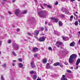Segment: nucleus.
Listing matches in <instances>:
<instances>
[{"mask_svg":"<svg viewBox=\"0 0 80 80\" xmlns=\"http://www.w3.org/2000/svg\"><path fill=\"white\" fill-rule=\"evenodd\" d=\"M77 57V55H76V54H73L71 55L70 56V58L69 59V62L70 63H73V62H74L73 59H75V58H76Z\"/></svg>","mask_w":80,"mask_h":80,"instance_id":"1","label":"nucleus"},{"mask_svg":"<svg viewBox=\"0 0 80 80\" xmlns=\"http://www.w3.org/2000/svg\"><path fill=\"white\" fill-rule=\"evenodd\" d=\"M45 12L47 13V11H42L38 12V15L40 17H42L43 18L45 17Z\"/></svg>","mask_w":80,"mask_h":80,"instance_id":"2","label":"nucleus"},{"mask_svg":"<svg viewBox=\"0 0 80 80\" xmlns=\"http://www.w3.org/2000/svg\"><path fill=\"white\" fill-rule=\"evenodd\" d=\"M63 43L62 42H60L58 41H57L55 44V45L58 47V48H59L60 47V45H62Z\"/></svg>","mask_w":80,"mask_h":80,"instance_id":"3","label":"nucleus"},{"mask_svg":"<svg viewBox=\"0 0 80 80\" xmlns=\"http://www.w3.org/2000/svg\"><path fill=\"white\" fill-rule=\"evenodd\" d=\"M53 65L55 67H56V66H58V65H59V66H60V67L62 68L63 67V66L62 64L60 62H55L54 64Z\"/></svg>","mask_w":80,"mask_h":80,"instance_id":"4","label":"nucleus"},{"mask_svg":"<svg viewBox=\"0 0 80 80\" xmlns=\"http://www.w3.org/2000/svg\"><path fill=\"white\" fill-rule=\"evenodd\" d=\"M46 69H49V68H50L51 70H52L53 68L52 67H51L49 63H47L46 65Z\"/></svg>","mask_w":80,"mask_h":80,"instance_id":"5","label":"nucleus"},{"mask_svg":"<svg viewBox=\"0 0 80 80\" xmlns=\"http://www.w3.org/2000/svg\"><path fill=\"white\" fill-rule=\"evenodd\" d=\"M44 40H45V38L43 37H40L38 39L39 42H44Z\"/></svg>","mask_w":80,"mask_h":80,"instance_id":"6","label":"nucleus"},{"mask_svg":"<svg viewBox=\"0 0 80 80\" xmlns=\"http://www.w3.org/2000/svg\"><path fill=\"white\" fill-rule=\"evenodd\" d=\"M51 20H52L53 22H55V23H57L58 22V19L57 18H55L53 17H52L51 18Z\"/></svg>","mask_w":80,"mask_h":80,"instance_id":"7","label":"nucleus"},{"mask_svg":"<svg viewBox=\"0 0 80 80\" xmlns=\"http://www.w3.org/2000/svg\"><path fill=\"white\" fill-rule=\"evenodd\" d=\"M38 48L37 47L33 48L32 49V51L33 52H38Z\"/></svg>","mask_w":80,"mask_h":80,"instance_id":"8","label":"nucleus"},{"mask_svg":"<svg viewBox=\"0 0 80 80\" xmlns=\"http://www.w3.org/2000/svg\"><path fill=\"white\" fill-rule=\"evenodd\" d=\"M34 35L37 36L38 34H39V31L38 30H35L34 31Z\"/></svg>","mask_w":80,"mask_h":80,"instance_id":"9","label":"nucleus"},{"mask_svg":"<svg viewBox=\"0 0 80 80\" xmlns=\"http://www.w3.org/2000/svg\"><path fill=\"white\" fill-rule=\"evenodd\" d=\"M14 13L17 16L18 15V14H19V9H16Z\"/></svg>","mask_w":80,"mask_h":80,"instance_id":"10","label":"nucleus"},{"mask_svg":"<svg viewBox=\"0 0 80 80\" xmlns=\"http://www.w3.org/2000/svg\"><path fill=\"white\" fill-rule=\"evenodd\" d=\"M80 63V58H78V59H77L76 61V65L77 66L78 65V64H79Z\"/></svg>","mask_w":80,"mask_h":80,"instance_id":"11","label":"nucleus"},{"mask_svg":"<svg viewBox=\"0 0 80 80\" xmlns=\"http://www.w3.org/2000/svg\"><path fill=\"white\" fill-rule=\"evenodd\" d=\"M62 80H67V78L65 77V75H62V78H61Z\"/></svg>","mask_w":80,"mask_h":80,"instance_id":"12","label":"nucleus"},{"mask_svg":"<svg viewBox=\"0 0 80 80\" xmlns=\"http://www.w3.org/2000/svg\"><path fill=\"white\" fill-rule=\"evenodd\" d=\"M74 45H75V42H72L70 44V47H73Z\"/></svg>","mask_w":80,"mask_h":80,"instance_id":"13","label":"nucleus"},{"mask_svg":"<svg viewBox=\"0 0 80 80\" xmlns=\"http://www.w3.org/2000/svg\"><path fill=\"white\" fill-rule=\"evenodd\" d=\"M42 62H43V63L45 64L47 62V59H43L42 60Z\"/></svg>","mask_w":80,"mask_h":80,"instance_id":"14","label":"nucleus"},{"mask_svg":"<svg viewBox=\"0 0 80 80\" xmlns=\"http://www.w3.org/2000/svg\"><path fill=\"white\" fill-rule=\"evenodd\" d=\"M58 24L59 27H62L63 25V23L60 21L59 22Z\"/></svg>","mask_w":80,"mask_h":80,"instance_id":"15","label":"nucleus"},{"mask_svg":"<svg viewBox=\"0 0 80 80\" xmlns=\"http://www.w3.org/2000/svg\"><path fill=\"white\" fill-rule=\"evenodd\" d=\"M73 15L71 16L70 18V22H72V21L73 20Z\"/></svg>","mask_w":80,"mask_h":80,"instance_id":"16","label":"nucleus"},{"mask_svg":"<svg viewBox=\"0 0 80 80\" xmlns=\"http://www.w3.org/2000/svg\"><path fill=\"white\" fill-rule=\"evenodd\" d=\"M37 76L34 75L33 76V79L34 80H36L37 79Z\"/></svg>","mask_w":80,"mask_h":80,"instance_id":"17","label":"nucleus"},{"mask_svg":"<svg viewBox=\"0 0 80 80\" xmlns=\"http://www.w3.org/2000/svg\"><path fill=\"white\" fill-rule=\"evenodd\" d=\"M30 73L31 74H33V73H36V74H37V72H35V71H32L30 72Z\"/></svg>","mask_w":80,"mask_h":80,"instance_id":"18","label":"nucleus"},{"mask_svg":"<svg viewBox=\"0 0 80 80\" xmlns=\"http://www.w3.org/2000/svg\"><path fill=\"white\" fill-rule=\"evenodd\" d=\"M23 66V64L22 63H20L19 64V68H22V67Z\"/></svg>","mask_w":80,"mask_h":80,"instance_id":"19","label":"nucleus"},{"mask_svg":"<svg viewBox=\"0 0 80 80\" xmlns=\"http://www.w3.org/2000/svg\"><path fill=\"white\" fill-rule=\"evenodd\" d=\"M74 24L75 25H78V21H76L74 22Z\"/></svg>","mask_w":80,"mask_h":80,"instance_id":"20","label":"nucleus"},{"mask_svg":"<svg viewBox=\"0 0 80 80\" xmlns=\"http://www.w3.org/2000/svg\"><path fill=\"white\" fill-rule=\"evenodd\" d=\"M27 11H24L22 12V14H25L27 13Z\"/></svg>","mask_w":80,"mask_h":80,"instance_id":"21","label":"nucleus"},{"mask_svg":"<svg viewBox=\"0 0 80 80\" xmlns=\"http://www.w3.org/2000/svg\"><path fill=\"white\" fill-rule=\"evenodd\" d=\"M31 66H32V65H34V61H32L30 63Z\"/></svg>","mask_w":80,"mask_h":80,"instance_id":"22","label":"nucleus"},{"mask_svg":"<svg viewBox=\"0 0 80 80\" xmlns=\"http://www.w3.org/2000/svg\"><path fill=\"white\" fill-rule=\"evenodd\" d=\"M62 37L63 40H65L66 39V38H67V37H64L63 36H62Z\"/></svg>","mask_w":80,"mask_h":80,"instance_id":"23","label":"nucleus"},{"mask_svg":"<svg viewBox=\"0 0 80 80\" xmlns=\"http://www.w3.org/2000/svg\"><path fill=\"white\" fill-rule=\"evenodd\" d=\"M31 67L32 68H35L36 67V66L34 64L32 66H31Z\"/></svg>","mask_w":80,"mask_h":80,"instance_id":"24","label":"nucleus"},{"mask_svg":"<svg viewBox=\"0 0 80 80\" xmlns=\"http://www.w3.org/2000/svg\"><path fill=\"white\" fill-rule=\"evenodd\" d=\"M12 54L13 55H14V56H17V54H16V53H15V52H14L13 51H12Z\"/></svg>","mask_w":80,"mask_h":80,"instance_id":"25","label":"nucleus"},{"mask_svg":"<svg viewBox=\"0 0 80 80\" xmlns=\"http://www.w3.org/2000/svg\"><path fill=\"white\" fill-rule=\"evenodd\" d=\"M1 80H5V79L3 78V75H1Z\"/></svg>","mask_w":80,"mask_h":80,"instance_id":"26","label":"nucleus"},{"mask_svg":"<svg viewBox=\"0 0 80 80\" xmlns=\"http://www.w3.org/2000/svg\"><path fill=\"white\" fill-rule=\"evenodd\" d=\"M47 7L48 8H52V6H51L50 5H47Z\"/></svg>","mask_w":80,"mask_h":80,"instance_id":"27","label":"nucleus"},{"mask_svg":"<svg viewBox=\"0 0 80 80\" xmlns=\"http://www.w3.org/2000/svg\"><path fill=\"white\" fill-rule=\"evenodd\" d=\"M67 72L68 73H72V71H70V70H67Z\"/></svg>","mask_w":80,"mask_h":80,"instance_id":"28","label":"nucleus"},{"mask_svg":"<svg viewBox=\"0 0 80 80\" xmlns=\"http://www.w3.org/2000/svg\"><path fill=\"white\" fill-rule=\"evenodd\" d=\"M12 43V40L11 39H9L8 42V43Z\"/></svg>","mask_w":80,"mask_h":80,"instance_id":"29","label":"nucleus"},{"mask_svg":"<svg viewBox=\"0 0 80 80\" xmlns=\"http://www.w3.org/2000/svg\"><path fill=\"white\" fill-rule=\"evenodd\" d=\"M58 4V1H56V3L54 4L55 5H57Z\"/></svg>","mask_w":80,"mask_h":80,"instance_id":"30","label":"nucleus"},{"mask_svg":"<svg viewBox=\"0 0 80 80\" xmlns=\"http://www.w3.org/2000/svg\"><path fill=\"white\" fill-rule=\"evenodd\" d=\"M6 64H3L2 65V66L3 67H6Z\"/></svg>","mask_w":80,"mask_h":80,"instance_id":"31","label":"nucleus"},{"mask_svg":"<svg viewBox=\"0 0 80 80\" xmlns=\"http://www.w3.org/2000/svg\"><path fill=\"white\" fill-rule=\"evenodd\" d=\"M37 54H35L34 55V57H37Z\"/></svg>","mask_w":80,"mask_h":80,"instance_id":"32","label":"nucleus"},{"mask_svg":"<svg viewBox=\"0 0 80 80\" xmlns=\"http://www.w3.org/2000/svg\"><path fill=\"white\" fill-rule=\"evenodd\" d=\"M45 28L46 31H48V29H47V26H45Z\"/></svg>","mask_w":80,"mask_h":80,"instance_id":"33","label":"nucleus"},{"mask_svg":"<svg viewBox=\"0 0 80 80\" xmlns=\"http://www.w3.org/2000/svg\"><path fill=\"white\" fill-rule=\"evenodd\" d=\"M18 61L19 62H22V60L21 58H19L18 59Z\"/></svg>","mask_w":80,"mask_h":80,"instance_id":"34","label":"nucleus"},{"mask_svg":"<svg viewBox=\"0 0 80 80\" xmlns=\"http://www.w3.org/2000/svg\"><path fill=\"white\" fill-rule=\"evenodd\" d=\"M48 49L49 50H52V48L51 47H49Z\"/></svg>","mask_w":80,"mask_h":80,"instance_id":"35","label":"nucleus"},{"mask_svg":"<svg viewBox=\"0 0 80 80\" xmlns=\"http://www.w3.org/2000/svg\"><path fill=\"white\" fill-rule=\"evenodd\" d=\"M41 30L42 31H43V30H44V28L43 27L41 28Z\"/></svg>","mask_w":80,"mask_h":80,"instance_id":"36","label":"nucleus"},{"mask_svg":"<svg viewBox=\"0 0 80 80\" xmlns=\"http://www.w3.org/2000/svg\"><path fill=\"white\" fill-rule=\"evenodd\" d=\"M74 15V16H75V17H77L78 16V15H77V14H76L75 13H73Z\"/></svg>","mask_w":80,"mask_h":80,"instance_id":"37","label":"nucleus"},{"mask_svg":"<svg viewBox=\"0 0 80 80\" xmlns=\"http://www.w3.org/2000/svg\"><path fill=\"white\" fill-rule=\"evenodd\" d=\"M64 64L65 65H68V62H65L64 63Z\"/></svg>","mask_w":80,"mask_h":80,"instance_id":"38","label":"nucleus"},{"mask_svg":"<svg viewBox=\"0 0 80 80\" xmlns=\"http://www.w3.org/2000/svg\"><path fill=\"white\" fill-rule=\"evenodd\" d=\"M28 35H29V36H31V34L29 32H28Z\"/></svg>","mask_w":80,"mask_h":80,"instance_id":"39","label":"nucleus"},{"mask_svg":"<svg viewBox=\"0 0 80 80\" xmlns=\"http://www.w3.org/2000/svg\"><path fill=\"white\" fill-rule=\"evenodd\" d=\"M8 13L9 14H10V15H11V14H12V12L10 11L8 12Z\"/></svg>","mask_w":80,"mask_h":80,"instance_id":"40","label":"nucleus"},{"mask_svg":"<svg viewBox=\"0 0 80 80\" xmlns=\"http://www.w3.org/2000/svg\"><path fill=\"white\" fill-rule=\"evenodd\" d=\"M12 66H13V67H14V66H15V63L13 62L12 63Z\"/></svg>","mask_w":80,"mask_h":80,"instance_id":"41","label":"nucleus"},{"mask_svg":"<svg viewBox=\"0 0 80 80\" xmlns=\"http://www.w3.org/2000/svg\"><path fill=\"white\" fill-rule=\"evenodd\" d=\"M34 37H35V38H37V39H38V37H37L35 36Z\"/></svg>","mask_w":80,"mask_h":80,"instance_id":"42","label":"nucleus"},{"mask_svg":"<svg viewBox=\"0 0 80 80\" xmlns=\"http://www.w3.org/2000/svg\"><path fill=\"white\" fill-rule=\"evenodd\" d=\"M37 80H41V78H38L37 79Z\"/></svg>","mask_w":80,"mask_h":80,"instance_id":"43","label":"nucleus"},{"mask_svg":"<svg viewBox=\"0 0 80 80\" xmlns=\"http://www.w3.org/2000/svg\"><path fill=\"white\" fill-rule=\"evenodd\" d=\"M17 31L18 32V31H20V29H19V28L17 29Z\"/></svg>","mask_w":80,"mask_h":80,"instance_id":"44","label":"nucleus"},{"mask_svg":"<svg viewBox=\"0 0 80 80\" xmlns=\"http://www.w3.org/2000/svg\"><path fill=\"white\" fill-rule=\"evenodd\" d=\"M70 1L71 2H75V0H71Z\"/></svg>","mask_w":80,"mask_h":80,"instance_id":"45","label":"nucleus"},{"mask_svg":"<svg viewBox=\"0 0 80 80\" xmlns=\"http://www.w3.org/2000/svg\"><path fill=\"white\" fill-rule=\"evenodd\" d=\"M45 24H46V25H47V24H48V22H47V21L46 22H45Z\"/></svg>","mask_w":80,"mask_h":80,"instance_id":"46","label":"nucleus"},{"mask_svg":"<svg viewBox=\"0 0 80 80\" xmlns=\"http://www.w3.org/2000/svg\"><path fill=\"white\" fill-rule=\"evenodd\" d=\"M44 5H45V6H47V4H45V3H44Z\"/></svg>","mask_w":80,"mask_h":80,"instance_id":"47","label":"nucleus"},{"mask_svg":"<svg viewBox=\"0 0 80 80\" xmlns=\"http://www.w3.org/2000/svg\"><path fill=\"white\" fill-rule=\"evenodd\" d=\"M13 62H17V61L16 60H14L13 61Z\"/></svg>","mask_w":80,"mask_h":80,"instance_id":"48","label":"nucleus"},{"mask_svg":"<svg viewBox=\"0 0 80 80\" xmlns=\"http://www.w3.org/2000/svg\"><path fill=\"white\" fill-rule=\"evenodd\" d=\"M17 46L18 48H19V46H18V45H17Z\"/></svg>","mask_w":80,"mask_h":80,"instance_id":"49","label":"nucleus"},{"mask_svg":"<svg viewBox=\"0 0 80 80\" xmlns=\"http://www.w3.org/2000/svg\"><path fill=\"white\" fill-rule=\"evenodd\" d=\"M48 25L49 26H51V24H50V23H48Z\"/></svg>","mask_w":80,"mask_h":80,"instance_id":"50","label":"nucleus"},{"mask_svg":"<svg viewBox=\"0 0 80 80\" xmlns=\"http://www.w3.org/2000/svg\"><path fill=\"white\" fill-rule=\"evenodd\" d=\"M71 69H73V67H72L71 68H70Z\"/></svg>","mask_w":80,"mask_h":80,"instance_id":"51","label":"nucleus"},{"mask_svg":"<svg viewBox=\"0 0 80 80\" xmlns=\"http://www.w3.org/2000/svg\"><path fill=\"white\" fill-rule=\"evenodd\" d=\"M41 8H42V9H44V8H43V7L42 6H41Z\"/></svg>","mask_w":80,"mask_h":80,"instance_id":"52","label":"nucleus"},{"mask_svg":"<svg viewBox=\"0 0 80 80\" xmlns=\"http://www.w3.org/2000/svg\"><path fill=\"white\" fill-rule=\"evenodd\" d=\"M78 22H79V23H80V19H78Z\"/></svg>","mask_w":80,"mask_h":80,"instance_id":"53","label":"nucleus"},{"mask_svg":"<svg viewBox=\"0 0 80 80\" xmlns=\"http://www.w3.org/2000/svg\"><path fill=\"white\" fill-rule=\"evenodd\" d=\"M78 68V66H77L76 67V69H77Z\"/></svg>","mask_w":80,"mask_h":80,"instance_id":"54","label":"nucleus"},{"mask_svg":"<svg viewBox=\"0 0 80 80\" xmlns=\"http://www.w3.org/2000/svg\"><path fill=\"white\" fill-rule=\"evenodd\" d=\"M76 17V19L78 20V16H77Z\"/></svg>","mask_w":80,"mask_h":80,"instance_id":"55","label":"nucleus"},{"mask_svg":"<svg viewBox=\"0 0 80 80\" xmlns=\"http://www.w3.org/2000/svg\"><path fill=\"white\" fill-rule=\"evenodd\" d=\"M15 1V0H13V3H14V2Z\"/></svg>","mask_w":80,"mask_h":80,"instance_id":"56","label":"nucleus"},{"mask_svg":"<svg viewBox=\"0 0 80 80\" xmlns=\"http://www.w3.org/2000/svg\"><path fill=\"white\" fill-rule=\"evenodd\" d=\"M34 1H35V2H37V0H34Z\"/></svg>","mask_w":80,"mask_h":80,"instance_id":"57","label":"nucleus"},{"mask_svg":"<svg viewBox=\"0 0 80 80\" xmlns=\"http://www.w3.org/2000/svg\"><path fill=\"white\" fill-rule=\"evenodd\" d=\"M76 13H77H77H78V12H76Z\"/></svg>","mask_w":80,"mask_h":80,"instance_id":"58","label":"nucleus"},{"mask_svg":"<svg viewBox=\"0 0 80 80\" xmlns=\"http://www.w3.org/2000/svg\"><path fill=\"white\" fill-rule=\"evenodd\" d=\"M42 35H45V34H42Z\"/></svg>","mask_w":80,"mask_h":80,"instance_id":"59","label":"nucleus"},{"mask_svg":"<svg viewBox=\"0 0 80 80\" xmlns=\"http://www.w3.org/2000/svg\"><path fill=\"white\" fill-rule=\"evenodd\" d=\"M1 45V42L0 41V46Z\"/></svg>","mask_w":80,"mask_h":80,"instance_id":"60","label":"nucleus"},{"mask_svg":"<svg viewBox=\"0 0 80 80\" xmlns=\"http://www.w3.org/2000/svg\"><path fill=\"white\" fill-rule=\"evenodd\" d=\"M78 33H79L80 34V31Z\"/></svg>","mask_w":80,"mask_h":80,"instance_id":"61","label":"nucleus"},{"mask_svg":"<svg viewBox=\"0 0 80 80\" xmlns=\"http://www.w3.org/2000/svg\"><path fill=\"white\" fill-rule=\"evenodd\" d=\"M61 48H62V49H63V48H62V47H61Z\"/></svg>","mask_w":80,"mask_h":80,"instance_id":"62","label":"nucleus"},{"mask_svg":"<svg viewBox=\"0 0 80 80\" xmlns=\"http://www.w3.org/2000/svg\"><path fill=\"white\" fill-rule=\"evenodd\" d=\"M2 1H6V0H2Z\"/></svg>","mask_w":80,"mask_h":80,"instance_id":"63","label":"nucleus"},{"mask_svg":"<svg viewBox=\"0 0 80 80\" xmlns=\"http://www.w3.org/2000/svg\"><path fill=\"white\" fill-rule=\"evenodd\" d=\"M78 2H80V0H78Z\"/></svg>","mask_w":80,"mask_h":80,"instance_id":"64","label":"nucleus"}]
</instances>
